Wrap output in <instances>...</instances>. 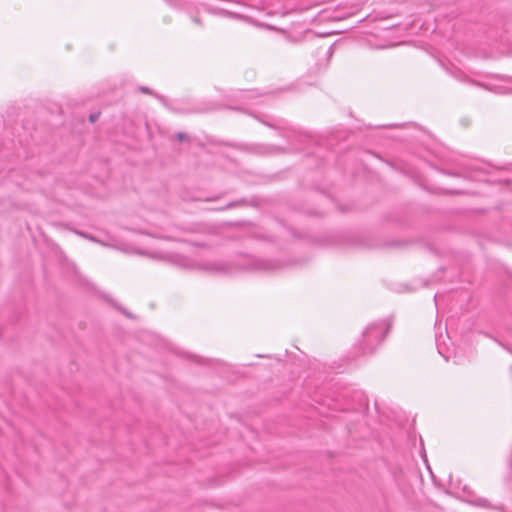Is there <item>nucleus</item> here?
<instances>
[{
  "instance_id": "obj_1",
  "label": "nucleus",
  "mask_w": 512,
  "mask_h": 512,
  "mask_svg": "<svg viewBox=\"0 0 512 512\" xmlns=\"http://www.w3.org/2000/svg\"><path fill=\"white\" fill-rule=\"evenodd\" d=\"M253 227L255 229L250 231L252 238L263 243L273 244L278 248H284L291 238L307 244L328 245L343 243L333 237L316 235L307 226H279L278 231L275 233L268 232L263 226Z\"/></svg>"
},
{
  "instance_id": "obj_2",
  "label": "nucleus",
  "mask_w": 512,
  "mask_h": 512,
  "mask_svg": "<svg viewBox=\"0 0 512 512\" xmlns=\"http://www.w3.org/2000/svg\"><path fill=\"white\" fill-rule=\"evenodd\" d=\"M389 329L390 324L384 321L369 325L363 332L362 341L360 342L362 354H372L385 339Z\"/></svg>"
},
{
  "instance_id": "obj_3",
  "label": "nucleus",
  "mask_w": 512,
  "mask_h": 512,
  "mask_svg": "<svg viewBox=\"0 0 512 512\" xmlns=\"http://www.w3.org/2000/svg\"><path fill=\"white\" fill-rule=\"evenodd\" d=\"M207 142L210 145L215 146H227L232 147L234 149L256 154V155H270V154H278L283 153L285 151L284 148L280 146L275 145H265V144H249V143H242V142H227L224 140H218L213 137H208Z\"/></svg>"
},
{
  "instance_id": "obj_4",
  "label": "nucleus",
  "mask_w": 512,
  "mask_h": 512,
  "mask_svg": "<svg viewBox=\"0 0 512 512\" xmlns=\"http://www.w3.org/2000/svg\"><path fill=\"white\" fill-rule=\"evenodd\" d=\"M254 117L261 122L263 125L272 128L274 130H278L280 132V135L282 137H288L286 134V131L289 129L288 123L283 119H274V120H266L264 118H261L259 116Z\"/></svg>"
},
{
  "instance_id": "obj_5",
  "label": "nucleus",
  "mask_w": 512,
  "mask_h": 512,
  "mask_svg": "<svg viewBox=\"0 0 512 512\" xmlns=\"http://www.w3.org/2000/svg\"><path fill=\"white\" fill-rule=\"evenodd\" d=\"M470 503L474 506L486 508V509H495L499 511H504V506L501 505H492L488 499L482 497H476L470 501Z\"/></svg>"
},
{
  "instance_id": "obj_6",
  "label": "nucleus",
  "mask_w": 512,
  "mask_h": 512,
  "mask_svg": "<svg viewBox=\"0 0 512 512\" xmlns=\"http://www.w3.org/2000/svg\"><path fill=\"white\" fill-rule=\"evenodd\" d=\"M280 267V263L274 260H257L255 263V268L264 271H274Z\"/></svg>"
},
{
  "instance_id": "obj_7",
  "label": "nucleus",
  "mask_w": 512,
  "mask_h": 512,
  "mask_svg": "<svg viewBox=\"0 0 512 512\" xmlns=\"http://www.w3.org/2000/svg\"><path fill=\"white\" fill-rule=\"evenodd\" d=\"M299 210L302 211L303 213L309 215V216H314L316 219H321L322 218V212L315 209V208H309V207H306V205L304 204H301V206L299 207Z\"/></svg>"
},
{
  "instance_id": "obj_8",
  "label": "nucleus",
  "mask_w": 512,
  "mask_h": 512,
  "mask_svg": "<svg viewBox=\"0 0 512 512\" xmlns=\"http://www.w3.org/2000/svg\"><path fill=\"white\" fill-rule=\"evenodd\" d=\"M139 90L142 92V93H145V94H150V95H153L155 96L157 99H159L164 105H166V99L164 96H161V95H158L156 93H154L151 89H149L148 87L146 86H141L139 87Z\"/></svg>"
},
{
  "instance_id": "obj_9",
  "label": "nucleus",
  "mask_w": 512,
  "mask_h": 512,
  "mask_svg": "<svg viewBox=\"0 0 512 512\" xmlns=\"http://www.w3.org/2000/svg\"><path fill=\"white\" fill-rule=\"evenodd\" d=\"M460 81H463V82H467L469 84H472V85H475V86H479V87H483V88H487L485 85H483L482 83L480 82H477L475 80H471V79H467L465 77H462V78H459Z\"/></svg>"
},
{
  "instance_id": "obj_10",
  "label": "nucleus",
  "mask_w": 512,
  "mask_h": 512,
  "mask_svg": "<svg viewBox=\"0 0 512 512\" xmlns=\"http://www.w3.org/2000/svg\"><path fill=\"white\" fill-rule=\"evenodd\" d=\"M410 242L407 241V240H401V241H394V242H391V243H388L387 245L388 246H405V245H408Z\"/></svg>"
},
{
  "instance_id": "obj_11",
  "label": "nucleus",
  "mask_w": 512,
  "mask_h": 512,
  "mask_svg": "<svg viewBox=\"0 0 512 512\" xmlns=\"http://www.w3.org/2000/svg\"><path fill=\"white\" fill-rule=\"evenodd\" d=\"M175 137L179 140V141H186L188 140V135L184 132H177L175 134Z\"/></svg>"
},
{
  "instance_id": "obj_12",
  "label": "nucleus",
  "mask_w": 512,
  "mask_h": 512,
  "mask_svg": "<svg viewBox=\"0 0 512 512\" xmlns=\"http://www.w3.org/2000/svg\"><path fill=\"white\" fill-rule=\"evenodd\" d=\"M99 116H100V113H99V112L91 113V114L89 115V121H90L91 123H94V122H96V121L98 120Z\"/></svg>"
},
{
  "instance_id": "obj_13",
  "label": "nucleus",
  "mask_w": 512,
  "mask_h": 512,
  "mask_svg": "<svg viewBox=\"0 0 512 512\" xmlns=\"http://www.w3.org/2000/svg\"><path fill=\"white\" fill-rule=\"evenodd\" d=\"M75 233H77V234H79V235H81V236H84V237H86V238H89L90 240L98 241V240L96 239V237H95V236H93V235H88V234L82 233V232H80V231H75Z\"/></svg>"
},
{
  "instance_id": "obj_14",
  "label": "nucleus",
  "mask_w": 512,
  "mask_h": 512,
  "mask_svg": "<svg viewBox=\"0 0 512 512\" xmlns=\"http://www.w3.org/2000/svg\"><path fill=\"white\" fill-rule=\"evenodd\" d=\"M210 269L214 270V271H222V268L218 264H211V268Z\"/></svg>"
},
{
  "instance_id": "obj_15",
  "label": "nucleus",
  "mask_w": 512,
  "mask_h": 512,
  "mask_svg": "<svg viewBox=\"0 0 512 512\" xmlns=\"http://www.w3.org/2000/svg\"><path fill=\"white\" fill-rule=\"evenodd\" d=\"M448 175H451V176H454V177H459L460 174L457 173V172H449Z\"/></svg>"
},
{
  "instance_id": "obj_16",
  "label": "nucleus",
  "mask_w": 512,
  "mask_h": 512,
  "mask_svg": "<svg viewBox=\"0 0 512 512\" xmlns=\"http://www.w3.org/2000/svg\"><path fill=\"white\" fill-rule=\"evenodd\" d=\"M188 112L189 113H199V112H202V110L193 109V110H189Z\"/></svg>"
},
{
  "instance_id": "obj_17",
  "label": "nucleus",
  "mask_w": 512,
  "mask_h": 512,
  "mask_svg": "<svg viewBox=\"0 0 512 512\" xmlns=\"http://www.w3.org/2000/svg\"><path fill=\"white\" fill-rule=\"evenodd\" d=\"M470 169H471L472 171H478V170H479L477 167H474V166H473V167H471Z\"/></svg>"
},
{
  "instance_id": "obj_18",
  "label": "nucleus",
  "mask_w": 512,
  "mask_h": 512,
  "mask_svg": "<svg viewBox=\"0 0 512 512\" xmlns=\"http://www.w3.org/2000/svg\"><path fill=\"white\" fill-rule=\"evenodd\" d=\"M393 125H382L381 127H384V128H387V127H392Z\"/></svg>"
},
{
  "instance_id": "obj_19",
  "label": "nucleus",
  "mask_w": 512,
  "mask_h": 512,
  "mask_svg": "<svg viewBox=\"0 0 512 512\" xmlns=\"http://www.w3.org/2000/svg\"><path fill=\"white\" fill-rule=\"evenodd\" d=\"M234 205H235V203H229V204L227 205V207H232V206H234Z\"/></svg>"
},
{
  "instance_id": "obj_20",
  "label": "nucleus",
  "mask_w": 512,
  "mask_h": 512,
  "mask_svg": "<svg viewBox=\"0 0 512 512\" xmlns=\"http://www.w3.org/2000/svg\"><path fill=\"white\" fill-rule=\"evenodd\" d=\"M194 22L200 23L199 19H197V18L194 19Z\"/></svg>"
},
{
  "instance_id": "obj_21",
  "label": "nucleus",
  "mask_w": 512,
  "mask_h": 512,
  "mask_svg": "<svg viewBox=\"0 0 512 512\" xmlns=\"http://www.w3.org/2000/svg\"><path fill=\"white\" fill-rule=\"evenodd\" d=\"M236 224H237V225H240V224H243V223H242V222H237Z\"/></svg>"
},
{
  "instance_id": "obj_22",
  "label": "nucleus",
  "mask_w": 512,
  "mask_h": 512,
  "mask_svg": "<svg viewBox=\"0 0 512 512\" xmlns=\"http://www.w3.org/2000/svg\"><path fill=\"white\" fill-rule=\"evenodd\" d=\"M500 512H505V510L504 511H500Z\"/></svg>"
},
{
  "instance_id": "obj_23",
  "label": "nucleus",
  "mask_w": 512,
  "mask_h": 512,
  "mask_svg": "<svg viewBox=\"0 0 512 512\" xmlns=\"http://www.w3.org/2000/svg\"><path fill=\"white\" fill-rule=\"evenodd\" d=\"M511 80H512V78H511Z\"/></svg>"
}]
</instances>
